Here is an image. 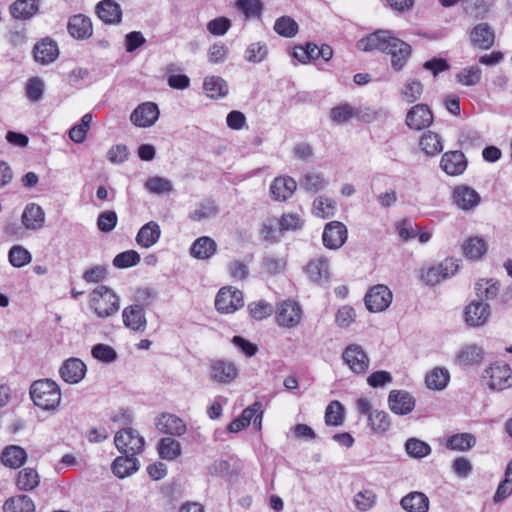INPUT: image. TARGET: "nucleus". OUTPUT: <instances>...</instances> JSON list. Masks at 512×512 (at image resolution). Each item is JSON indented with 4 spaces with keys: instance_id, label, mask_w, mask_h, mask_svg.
<instances>
[{
    "instance_id": "nucleus-1",
    "label": "nucleus",
    "mask_w": 512,
    "mask_h": 512,
    "mask_svg": "<svg viewBox=\"0 0 512 512\" xmlns=\"http://www.w3.org/2000/svg\"><path fill=\"white\" fill-rule=\"evenodd\" d=\"M30 396L34 404L43 410H55L61 401L60 388L51 379L34 381L30 387Z\"/></svg>"
},
{
    "instance_id": "nucleus-2",
    "label": "nucleus",
    "mask_w": 512,
    "mask_h": 512,
    "mask_svg": "<svg viewBox=\"0 0 512 512\" xmlns=\"http://www.w3.org/2000/svg\"><path fill=\"white\" fill-rule=\"evenodd\" d=\"M92 307L100 318L114 315L120 308L119 297L107 286H99L91 294Z\"/></svg>"
},
{
    "instance_id": "nucleus-3",
    "label": "nucleus",
    "mask_w": 512,
    "mask_h": 512,
    "mask_svg": "<svg viewBox=\"0 0 512 512\" xmlns=\"http://www.w3.org/2000/svg\"><path fill=\"white\" fill-rule=\"evenodd\" d=\"M483 379L491 390L502 391L512 386V370L507 363L497 361L484 370Z\"/></svg>"
},
{
    "instance_id": "nucleus-4",
    "label": "nucleus",
    "mask_w": 512,
    "mask_h": 512,
    "mask_svg": "<svg viewBox=\"0 0 512 512\" xmlns=\"http://www.w3.org/2000/svg\"><path fill=\"white\" fill-rule=\"evenodd\" d=\"M459 269L458 260L446 258L439 264L423 270L421 279L428 285H436L440 281L454 276Z\"/></svg>"
},
{
    "instance_id": "nucleus-5",
    "label": "nucleus",
    "mask_w": 512,
    "mask_h": 512,
    "mask_svg": "<svg viewBox=\"0 0 512 512\" xmlns=\"http://www.w3.org/2000/svg\"><path fill=\"white\" fill-rule=\"evenodd\" d=\"M114 443L116 448L121 453L136 454L141 453L144 449L145 440L139 435L137 430L132 428H126L118 431L114 437Z\"/></svg>"
},
{
    "instance_id": "nucleus-6",
    "label": "nucleus",
    "mask_w": 512,
    "mask_h": 512,
    "mask_svg": "<svg viewBox=\"0 0 512 512\" xmlns=\"http://www.w3.org/2000/svg\"><path fill=\"white\" fill-rule=\"evenodd\" d=\"M391 55V66L395 71H400L406 64L411 55V46L389 33L387 40V50L384 51Z\"/></svg>"
},
{
    "instance_id": "nucleus-7",
    "label": "nucleus",
    "mask_w": 512,
    "mask_h": 512,
    "mask_svg": "<svg viewBox=\"0 0 512 512\" xmlns=\"http://www.w3.org/2000/svg\"><path fill=\"white\" fill-rule=\"evenodd\" d=\"M243 305L242 292L231 287L221 288L215 298V307L221 313H232Z\"/></svg>"
},
{
    "instance_id": "nucleus-8",
    "label": "nucleus",
    "mask_w": 512,
    "mask_h": 512,
    "mask_svg": "<svg viewBox=\"0 0 512 512\" xmlns=\"http://www.w3.org/2000/svg\"><path fill=\"white\" fill-rule=\"evenodd\" d=\"M392 292L385 285L378 284L372 287L365 295L366 308L370 312H381L389 307L392 302Z\"/></svg>"
},
{
    "instance_id": "nucleus-9",
    "label": "nucleus",
    "mask_w": 512,
    "mask_h": 512,
    "mask_svg": "<svg viewBox=\"0 0 512 512\" xmlns=\"http://www.w3.org/2000/svg\"><path fill=\"white\" fill-rule=\"evenodd\" d=\"M342 358L356 374H364L369 368V357L358 344H350L343 351Z\"/></svg>"
},
{
    "instance_id": "nucleus-10",
    "label": "nucleus",
    "mask_w": 512,
    "mask_h": 512,
    "mask_svg": "<svg viewBox=\"0 0 512 512\" xmlns=\"http://www.w3.org/2000/svg\"><path fill=\"white\" fill-rule=\"evenodd\" d=\"M348 231L339 221H331L324 227L322 234L323 245L330 250H337L346 242Z\"/></svg>"
},
{
    "instance_id": "nucleus-11",
    "label": "nucleus",
    "mask_w": 512,
    "mask_h": 512,
    "mask_svg": "<svg viewBox=\"0 0 512 512\" xmlns=\"http://www.w3.org/2000/svg\"><path fill=\"white\" fill-rule=\"evenodd\" d=\"M160 111L157 104L144 102L139 104L131 113L130 121L137 127H150L159 118Z\"/></svg>"
},
{
    "instance_id": "nucleus-12",
    "label": "nucleus",
    "mask_w": 512,
    "mask_h": 512,
    "mask_svg": "<svg viewBox=\"0 0 512 512\" xmlns=\"http://www.w3.org/2000/svg\"><path fill=\"white\" fill-rule=\"evenodd\" d=\"M406 125L411 130H423L433 123V113L426 104H416L406 115Z\"/></svg>"
},
{
    "instance_id": "nucleus-13",
    "label": "nucleus",
    "mask_w": 512,
    "mask_h": 512,
    "mask_svg": "<svg viewBox=\"0 0 512 512\" xmlns=\"http://www.w3.org/2000/svg\"><path fill=\"white\" fill-rule=\"evenodd\" d=\"M301 306L291 300L283 301L277 311V322L280 326L293 328L301 322Z\"/></svg>"
},
{
    "instance_id": "nucleus-14",
    "label": "nucleus",
    "mask_w": 512,
    "mask_h": 512,
    "mask_svg": "<svg viewBox=\"0 0 512 512\" xmlns=\"http://www.w3.org/2000/svg\"><path fill=\"white\" fill-rule=\"evenodd\" d=\"M452 199L453 203L464 211L473 210L481 201L479 193L467 185L456 186L453 189Z\"/></svg>"
},
{
    "instance_id": "nucleus-15",
    "label": "nucleus",
    "mask_w": 512,
    "mask_h": 512,
    "mask_svg": "<svg viewBox=\"0 0 512 512\" xmlns=\"http://www.w3.org/2000/svg\"><path fill=\"white\" fill-rule=\"evenodd\" d=\"M390 410L397 415H407L415 407V398L405 390H391L388 396Z\"/></svg>"
},
{
    "instance_id": "nucleus-16",
    "label": "nucleus",
    "mask_w": 512,
    "mask_h": 512,
    "mask_svg": "<svg viewBox=\"0 0 512 512\" xmlns=\"http://www.w3.org/2000/svg\"><path fill=\"white\" fill-rule=\"evenodd\" d=\"M468 165L465 155L458 150L448 151L442 155L441 169L450 176H458L464 173Z\"/></svg>"
},
{
    "instance_id": "nucleus-17",
    "label": "nucleus",
    "mask_w": 512,
    "mask_h": 512,
    "mask_svg": "<svg viewBox=\"0 0 512 512\" xmlns=\"http://www.w3.org/2000/svg\"><path fill=\"white\" fill-rule=\"evenodd\" d=\"M490 316V306L487 303L472 301L464 311L465 322L470 327L484 326Z\"/></svg>"
},
{
    "instance_id": "nucleus-18",
    "label": "nucleus",
    "mask_w": 512,
    "mask_h": 512,
    "mask_svg": "<svg viewBox=\"0 0 512 512\" xmlns=\"http://www.w3.org/2000/svg\"><path fill=\"white\" fill-rule=\"evenodd\" d=\"M123 323L126 328L135 332H144L147 326L145 309L142 305L133 304L124 308L122 313Z\"/></svg>"
},
{
    "instance_id": "nucleus-19",
    "label": "nucleus",
    "mask_w": 512,
    "mask_h": 512,
    "mask_svg": "<svg viewBox=\"0 0 512 512\" xmlns=\"http://www.w3.org/2000/svg\"><path fill=\"white\" fill-rule=\"evenodd\" d=\"M155 426L161 433L177 437L185 434L187 430L185 422L171 413H162L156 419Z\"/></svg>"
},
{
    "instance_id": "nucleus-20",
    "label": "nucleus",
    "mask_w": 512,
    "mask_h": 512,
    "mask_svg": "<svg viewBox=\"0 0 512 512\" xmlns=\"http://www.w3.org/2000/svg\"><path fill=\"white\" fill-rule=\"evenodd\" d=\"M86 371V365L81 359L69 358L63 362L59 373L65 382L77 384L85 377Z\"/></svg>"
},
{
    "instance_id": "nucleus-21",
    "label": "nucleus",
    "mask_w": 512,
    "mask_h": 512,
    "mask_svg": "<svg viewBox=\"0 0 512 512\" xmlns=\"http://www.w3.org/2000/svg\"><path fill=\"white\" fill-rule=\"evenodd\" d=\"M139 467L140 463L137 457L127 453L116 457L111 464L113 474L120 479L131 476L139 470Z\"/></svg>"
},
{
    "instance_id": "nucleus-22",
    "label": "nucleus",
    "mask_w": 512,
    "mask_h": 512,
    "mask_svg": "<svg viewBox=\"0 0 512 512\" xmlns=\"http://www.w3.org/2000/svg\"><path fill=\"white\" fill-rule=\"evenodd\" d=\"M390 31L388 30H377L374 33L369 34L366 37L361 38L357 41V49L364 52L381 51L387 50V40L389 38Z\"/></svg>"
},
{
    "instance_id": "nucleus-23",
    "label": "nucleus",
    "mask_w": 512,
    "mask_h": 512,
    "mask_svg": "<svg viewBox=\"0 0 512 512\" xmlns=\"http://www.w3.org/2000/svg\"><path fill=\"white\" fill-rule=\"evenodd\" d=\"M67 29L69 34L78 40L88 39L92 36L93 27L89 17L76 14L69 18Z\"/></svg>"
},
{
    "instance_id": "nucleus-24",
    "label": "nucleus",
    "mask_w": 512,
    "mask_h": 512,
    "mask_svg": "<svg viewBox=\"0 0 512 512\" xmlns=\"http://www.w3.org/2000/svg\"><path fill=\"white\" fill-rule=\"evenodd\" d=\"M238 376L236 365L228 360H215L211 364V378L219 383H230Z\"/></svg>"
},
{
    "instance_id": "nucleus-25",
    "label": "nucleus",
    "mask_w": 512,
    "mask_h": 512,
    "mask_svg": "<svg viewBox=\"0 0 512 512\" xmlns=\"http://www.w3.org/2000/svg\"><path fill=\"white\" fill-rule=\"evenodd\" d=\"M297 188L296 181L289 177H276L270 185V193L276 201H286Z\"/></svg>"
},
{
    "instance_id": "nucleus-26",
    "label": "nucleus",
    "mask_w": 512,
    "mask_h": 512,
    "mask_svg": "<svg viewBox=\"0 0 512 512\" xmlns=\"http://www.w3.org/2000/svg\"><path fill=\"white\" fill-rule=\"evenodd\" d=\"M306 273L310 280L317 284L328 283L330 279L328 258L320 257L310 260L306 266Z\"/></svg>"
},
{
    "instance_id": "nucleus-27",
    "label": "nucleus",
    "mask_w": 512,
    "mask_h": 512,
    "mask_svg": "<svg viewBox=\"0 0 512 512\" xmlns=\"http://www.w3.org/2000/svg\"><path fill=\"white\" fill-rule=\"evenodd\" d=\"M33 55L35 61L46 65L54 62L58 58L59 49L56 42L46 38L34 46Z\"/></svg>"
},
{
    "instance_id": "nucleus-28",
    "label": "nucleus",
    "mask_w": 512,
    "mask_h": 512,
    "mask_svg": "<svg viewBox=\"0 0 512 512\" xmlns=\"http://www.w3.org/2000/svg\"><path fill=\"white\" fill-rule=\"evenodd\" d=\"M98 17L106 24H119L122 20L121 6L114 0H102L96 6Z\"/></svg>"
},
{
    "instance_id": "nucleus-29",
    "label": "nucleus",
    "mask_w": 512,
    "mask_h": 512,
    "mask_svg": "<svg viewBox=\"0 0 512 512\" xmlns=\"http://www.w3.org/2000/svg\"><path fill=\"white\" fill-rule=\"evenodd\" d=\"M22 224L26 229L38 230L41 229L45 222V213L41 206L36 203H29L26 205L22 216Z\"/></svg>"
},
{
    "instance_id": "nucleus-30",
    "label": "nucleus",
    "mask_w": 512,
    "mask_h": 512,
    "mask_svg": "<svg viewBox=\"0 0 512 512\" xmlns=\"http://www.w3.org/2000/svg\"><path fill=\"white\" fill-rule=\"evenodd\" d=\"M39 11L38 0H16L10 6V13L13 18L27 21L32 19Z\"/></svg>"
},
{
    "instance_id": "nucleus-31",
    "label": "nucleus",
    "mask_w": 512,
    "mask_h": 512,
    "mask_svg": "<svg viewBox=\"0 0 512 512\" xmlns=\"http://www.w3.org/2000/svg\"><path fill=\"white\" fill-rule=\"evenodd\" d=\"M161 236L160 226L155 221L143 225L136 235V242L142 248H150Z\"/></svg>"
},
{
    "instance_id": "nucleus-32",
    "label": "nucleus",
    "mask_w": 512,
    "mask_h": 512,
    "mask_svg": "<svg viewBox=\"0 0 512 512\" xmlns=\"http://www.w3.org/2000/svg\"><path fill=\"white\" fill-rule=\"evenodd\" d=\"M400 505L407 512H428L429 499L424 493L414 491L404 496Z\"/></svg>"
},
{
    "instance_id": "nucleus-33",
    "label": "nucleus",
    "mask_w": 512,
    "mask_h": 512,
    "mask_svg": "<svg viewBox=\"0 0 512 512\" xmlns=\"http://www.w3.org/2000/svg\"><path fill=\"white\" fill-rule=\"evenodd\" d=\"M217 251L216 242L208 237L202 236L196 239L190 248V254L197 259L206 260L211 258Z\"/></svg>"
},
{
    "instance_id": "nucleus-34",
    "label": "nucleus",
    "mask_w": 512,
    "mask_h": 512,
    "mask_svg": "<svg viewBox=\"0 0 512 512\" xmlns=\"http://www.w3.org/2000/svg\"><path fill=\"white\" fill-rule=\"evenodd\" d=\"M471 41L474 46L489 49L494 44V32L487 23H480L472 29Z\"/></svg>"
},
{
    "instance_id": "nucleus-35",
    "label": "nucleus",
    "mask_w": 512,
    "mask_h": 512,
    "mask_svg": "<svg viewBox=\"0 0 512 512\" xmlns=\"http://www.w3.org/2000/svg\"><path fill=\"white\" fill-rule=\"evenodd\" d=\"M27 458L25 449L17 445L7 446L1 453L0 459L3 465L9 468H19Z\"/></svg>"
},
{
    "instance_id": "nucleus-36",
    "label": "nucleus",
    "mask_w": 512,
    "mask_h": 512,
    "mask_svg": "<svg viewBox=\"0 0 512 512\" xmlns=\"http://www.w3.org/2000/svg\"><path fill=\"white\" fill-rule=\"evenodd\" d=\"M203 89L212 99L223 98L229 91L227 82L219 76H207L203 82Z\"/></svg>"
},
{
    "instance_id": "nucleus-37",
    "label": "nucleus",
    "mask_w": 512,
    "mask_h": 512,
    "mask_svg": "<svg viewBox=\"0 0 512 512\" xmlns=\"http://www.w3.org/2000/svg\"><path fill=\"white\" fill-rule=\"evenodd\" d=\"M4 512H35V505L27 495H17L4 502Z\"/></svg>"
},
{
    "instance_id": "nucleus-38",
    "label": "nucleus",
    "mask_w": 512,
    "mask_h": 512,
    "mask_svg": "<svg viewBox=\"0 0 512 512\" xmlns=\"http://www.w3.org/2000/svg\"><path fill=\"white\" fill-rule=\"evenodd\" d=\"M479 302L493 300L499 292V283L494 279H480L475 285Z\"/></svg>"
},
{
    "instance_id": "nucleus-39",
    "label": "nucleus",
    "mask_w": 512,
    "mask_h": 512,
    "mask_svg": "<svg viewBox=\"0 0 512 512\" xmlns=\"http://www.w3.org/2000/svg\"><path fill=\"white\" fill-rule=\"evenodd\" d=\"M40 483V477L33 468H24L17 474L16 485L19 490L32 491Z\"/></svg>"
},
{
    "instance_id": "nucleus-40",
    "label": "nucleus",
    "mask_w": 512,
    "mask_h": 512,
    "mask_svg": "<svg viewBox=\"0 0 512 512\" xmlns=\"http://www.w3.org/2000/svg\"><path fill=\"white\" fill-rule=\"evenodd\" d=\"M476 444V437L471 433H458L447 438L446 447L454 451H467Z\"/></svg>"
},
{
    "instance_id": "nucleus-41",
    "label": "nucleus",
    "mask_w": 512,
    "mask_h": 512,
    "mask_svg": "<svg viewBox=\"0 0 512 512\" xmlns=\"http://www.w3.org/2000/svg\"><path fill=\"white\" fill-rule=\"evenodd\" d=\"M419 144L428 156H435L443 150L441 137L432 131L425 132L421 136Z\"/></svg>"
},
{
    "instance_id": "nucleus-42",
    "label": "nucleus",
    "mask_w": 512,
    "mask_h": 512,
    "mask_svg": "<svg viewBox=\"0 0 512 512\" xmlns=\"http://www.w3.org/2000/svg\"><path fill=\"white\" fill-rule=\"evenodd\" d=\"M219 213L217 203L212 199L201 201L198 207L189 214L192 221H202L216 216Z\"/></svg>"
},
{
    "instance_id": "nucleus-43",
    "label": "nucleus",
    "mask_w": 512,
    "mask_h": 512,
    "mask_svg": "<svg viewBox=\"0 0 512 512\" xmlns=\"http://www.w3.org/2000/svg\"><path fill=\"white\" fill-rule=\"evenodd\" d=\"M457 358L464 365L479 364L484 358V351L477 345H469L459 351Z\"/></svg>"
},
{
    "instance_id": "nucleus-44",
    "label": "nucleus",
    "mask_w": 512,
    "mask_h": 512,
    "mask_svg": "<svg viewBox=\"0 0 512 512\" xmlns=\"http://www.w3.org/2000/svg\"><path fill=\"white\" fill-rule=\"evenodd\" d=\"M486 250L485 241L479 237H470L463 244L464 255L472 260L480 259Z\"/></svg>"
},
{
    "instance_id": "nucleus-45",
    "label": "nucleus",
    "mask_w": 512,
    "mask_h": 512,
    "mask_svg": "<svg viewBox=\"0 0 512 512\" xmlns=\"http://www.w3.org/2000/svg\"><path fill=\"white\" fill-rule=\"evenodd\" d=\"M449 378L450 375L447 369L434 368L426 375L425 382L430 389L442 390L447 386Z\"/></svg>"
},
{
    "instance_id": "nucleus-46",
    "label": "nucleus",
    "mask_w": 512,
    "mask_h": 512,
    "mask_svg": "<svg viewBox=\"0 0 512 512\" xmlns=\"http://www.w3.org/2000/svg\"><path fill=\"white\" fill-rule=\"evenodd\" d=\"M298 29L297 22L289 16L279 17L274 24L275 32L285 38L294 37L298 33Z\"/></svg>"
},
{
    "instance_id": "nucleus-47",
    "label": "nucleus",
    "mask_w": 512,
    "mask_h": 512,
    "mask_svg": "<svg viewBox=\"0 0 512 512\" xmlns=\"http://www.w3.org/2000/svg\"><path fill=\"white\" fill-rule=\"evenodd\" d=\"M158 451L163 459L173 460L181 454V445L177 440L166 437L159 441Z\"/></svg>"
},
{
    "instance_id": "nucleus-48",
    "label": "nucleus",
    "mask_w": 512,
    "mask_h": 512,
    "mask_svg": "<svg viewBox=\"0 0 512 512\" xmlns=\"http://www.w3.org/2000/svg\"><path fill=\"white\" fill-rule=\"evenodd\" d=\"M344 421V406L337 400L331 401L325 410V423L329 426H340Z\"/></svg>"
},
{
    "instance_id": "nucleus-49",
    "label": "nucleus",
    "mask_w": 512,
    "mask_h": 512,
    "mask_svg": "<svg viewBox=\"0 0 512 512\" xmlns=\"http://www.w3.org/2000/svg\"><path fill=\"white\" fill-rule=\"evenodd\" d=\"M482 76V70L479 66L473 65L463 68L456 75V80L465 86H475L477 85Z\"/></svg>"
},
{
    "instance_id": "nucleus-50",
    "label": "nucleus",
    "mask_w": 512,
    "mask_h": 512,
    "mask_svg": "<svg viewBox=\"0 0 512 512\" xmlns=\"http://www.w3.org/2000/svg\"><path fill=\"white\" fill-rule=\"evenodd\" d=\"M368 424L374 432L385 433L391 425L389 414L385 411L373 410L369 415Z\"/></svg>"
},
{
    "instance_id": "nucleus-51",
    "label": "nucleus",
    "mask_w": 512,
    "mask_h": 512,
    "mask_svg": "<svg viewBox=\"0 0 512 512\" xmlns=\"http://www.w3.org/2000/svg\"><path fill=\"white\" fill-rule=\"evenodd\" d=\"M405 450L412 458H424L431 453L428 443L417 438H409L405 443Z\"/></svg>"
},
{
    "instance_id": "nucleus-52",
    "label": "nucleus",
    "mask_w": 512,
    "mask_h": 512,
    "mask_svg": "<svg viewBox=\"0 0 512 512\" xmlns=\"http://www.w3.org/2000/svg\"><path fill=\"white\" fill-rule=\"evenodd\" d=\"M92 114L87 113L81 118V122L74 125L69 131L70 139L75 143H82L86 139L87 132L92 122Z\"/></svg>"
},
{
    "instance_id": "nucleus-53",
    "label": "nucleus",
    "mask_w": 512,
    "mask_h": 512,
    "mask_svg": "<svg viewBox=\"0 0 512 512\" xmlns=\"http://www.w3.org/2000/svg\"><path fill=\"white\" fill-rule=\"evenodd\" d=\"M315 215L324 219L330 218L334 215L336 202L330 198L319 196L313 202Z\"/></svg>"
},
{
    "instance_id": "nucleus-54",
    "label": "nucleus",
    "mask_w": 512,
    "mask_h": 512,
    "mask_svg": "<svg viewBox=\"0 0 512 512\" xmlns=\"http://www.w3.org/2000/svg\"><path fill=\"white\" fill-rule=\"evenodd\" d=\"M141 260L140 254L135 250H127L117 254L112 264L116 268L124 269L137 265Z\"/></svg>"
},
{
    "instance_id": "nucleus-55",
    "label": "nucleus",
    "mask_w": 512,
    "mask_h": 512,
    "mask_svg": "<svg viewBox=\"0 0 512 512\" xmlns=\"http://www.w3.org/2000/svg\"><path fill=\"white\" fill-rule=\"evenodd\" d=\"M512 492V462H509L505 471L504 480L498 485L493 497L495 503L503 501Z\"/></svg>"
},
{
    "instance_id": "nucleus-56",
    "label": "nucleus",
    "mask_w": 512,
    "mask_h": 512,
    "mask_svg": "<svg viewBox=\"0 0 512 512\" xmlns=\"http://www.w3.org/2000/svg\"><path fill=\"white\" fill-rule=\"evenodd\" d=\"M423 92V85L416 79L408 80L401 90L402 98L407 103H413L418 100Z\"/></svg>"
},
{
    "instance_id": "nucleus-57",
    "label": "nucleus",
    "mask_w": 512,
    "mask_h": 512,
    "mask_svg": "<svg viewBox=\"0 0 512 512\" xmlns=\"http://www.w3.org/2000/svg\"><path fill=\"white\" fill-rule=\"evenodd\" d=\"M9 262L16 268L29 264L32 260L30 252L22 246H13L9 251Z\"/></svg>"
},
{
    "instance_id": "nucleus-58",
    "label": "nucleus",
    "mask_w": 512,
    "mask_h": 512,
    "mask_svg": "<svg viewBox=\"0 0 512 512\" xmlns=\"http://www.w3.org/2000/svg\"><path fill=\"white\" fill-rule=\"evenodd\" d=\"M145 188L154 194H164L173 191V184L166 178L154 176L145 182Z\"/></svg>"
},
{
    "instance_id": "nucleus-59",
    "label": "nucleus",
    "mask_w": 512,
    "mask_h": 512,
    "mask_svg": "<svg viewBox=\"0 0 512 512\" xmlns=\"http://www.w3.org/2000/svg\"><path fill=\"white\" fill-rule=\"evenodd\" d=\"M268 54V48L265 43L255 42L251 43L245 52V59L251 63L262 62Z\"/></svg>"
},
{
    "instance_id": "nucleus-60",
    "label": "nucleus",
    "mask_w": 512,
    "mask_h": 512,
    "mask_svg": "<svg viewBox=\"0 0 512 512\" xmlns=\"http://www.w3.org/2000/svg\"><path fill=\"white\" fill-rule=\"evenodd\" d=\"M354 108L348 104H341L330 110V119L336 124L348 122L354 116Z\"/></svg>"
},
{
    "instance_id": "nucleus-61",
    "label": "nucleus",
    "mask_w": 512,
    "mask_h": 512,
    "mask_svg": "<svg viewBox=\"0 0 512 512\" xmlns=\"http://www.w3.org/2000/svg\"><path fill=\"white\" fill-rule=\"evenodd\" d=\"M45 84L40 77H32L26 83V96L32 102H38L42 99Z\"/></svg>"
},
{
    "instance_id": "nucleus-62",
    "label": "nucleus",
    "mask_w": 512,
    "mask_h": 512,
    "mask_svg": "<svg viewBox=\"0 0 512 512\" xmlns=\"http://www.w3.org/2000/svg\"><path fill=\"white\" fill-rule=\"evenodd\" d=\"M458 142L464 149L479 147L483 143L481 135L473 129H465L460 132Z\"/></svg>"
},
{
    "instance_id": "nucleus-63",
    "label": "nucleus",
    "mask_w": 512,
    "mask_h": 512,
    "mask_svg": "<svg viewBox=\"0 0 512 512\" xmlns=\"http://www.w3.org/2000/svg\"><path fill=\"white\" fill-rule=\"evenodd\" d=\"M326 184L322 175L316 173H308L300 180V186L308 192H318Z\"/></svg>"
},
{
    "instance_id": "nucleus-64",
    "label": "nucleus",
    "mask_w": 512,
    "mask_h": 512,
    "mask_svg": "<svg viewBox=\"0 0 512 512\" xmlns=\"http://www.w3.org/2000/svg\"><path fill=\"white\" fill-rule=\"evenodd\" d=\"M91 354L95 359L105 363H112L118 357L111 346L102 343L94 345Z\"/></svg>"
}]
</instances>
